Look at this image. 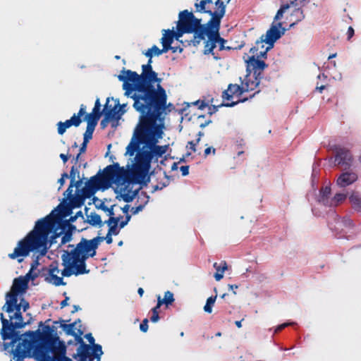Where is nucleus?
<instances>
[{
    "label": "nucleus",
    "instance_id": "nucleus-1",
    "mask_svg": "<svg viewBox=\"0 0 361 361\" xmlns=\"http://www.w3.org/2000/svg\"><path fill=\"white\" fill-rule=\"evenodd\" d=\"M111 235L107 233L106 237L97 236L91 240L82 238L75 245L69 244L68 249L63 250L61 255L63 269L60 271L59 262H52L48 267L44 280L55 286H66L63 277L88 274L90 269H87V259L96 255L99 245L104 240L107 244H111L113 242Z\"/></svg>",
    "mask_w": 361,
    "mask_h": 361
},
{
    "label": "nucleus",
    "instance_id": "nucleus-2",
    "mask_svg": "<svg viewBox=\"0 0 361 361\" xmlns=\"http://www.w3.org/2000/svg\"><path fill=\"white\" fill-rule=\"evenodd\" d=\"M162 54L156 45L152 46L145 54L149 58L147 64L142 66V73L123 68L118 76L123 82V89L125 96L133 101H167V94L165 89L161 85V79L153 71L152 58L154 55L159 56Z\"/></svg>",
    "mask_w": 361,
    "mask_h": 361
},
{
    "label": "nucleus",
    "instance_id": "nucleus-3",
    "mask_svg": "<svg viewBox=\"0 0 361 361\" xmlns=\"http://www.w3.org/2000/svg\"><path fill=\"white\" fill-rule=\"evenodd\" d=\"M167 101H133V106L140 114L138 123L134 130V135L140 142L149 149L148 150L152 159L164 154L169 146L157 145L159 140L162 137L163 123H157L161 121V115L166 109Z\"/></svg>",
    "mask_w": 361,
    "mask_h": 361
},
{
    "label": "nucleus",
    "instance_id": "nucleus-4",
    "mask_svg": "<svg viewBox=\"0 0 361 361\" xmlns=\"http://www.w3.org/2000/svg\"><path fill=\"white\" fill-rule=\"evenodd\" d=\"M45 331L26 334L28 338L21 343L24 348L12 349L11 354L15 361H24L26 357H34L37 361H72L66 356V346L49 326H45Z\"/></svg>",
    "mask_w": 361,
    "mask_h": 361
},
{
    "label": "nucleus",
    "instance_id": "nucleus-5",
    "mask_svg": "<svg viewBox=\"0 0 361 361\" xmlns=\"http://www.w3.org/2000/svg\"><path fill=\"white\" fill-rule=\"evenodd\" d=\"M56 227V221L53 216L48 215L37 220L34 228L23 239L19 240L13 252L8 254L11 259H18V262L23 260L31 252L44 256L49 249V235Z\"/></svg>",
    "mask_w": 361,
    "mask_h": 361
},
{
    "label": "nucleus",
    "instance_id": "nucleus-6",
    "mask_svg": "<svg viewBox=\"0 0 361 361\" xmlns=\"http://www.w3.org/2000/svg\"><path fill=\"white\" fill-rule=\"evenodd\" d=\"M16 305L19 306V312L21 318H13L11 319L12 315L9 316V319H7L4 317V314H0V319L2 324V327L1 329V338L4 341L11 339L10 343H4V348L6 350L9 346H14L15 343H17L14 349H17L18 346H20V349H23L24 346L21 345L23 342L24 339L28 338L29 337L26 336V334L28 333L36 332V331H28L23 334H21L19 331H17V329H22L26 326L28 322H25L23 321L21 309H23V312H25L30 307L29 302L25 300L24 298H22L20 303L16 302Z\"/></svg>",
    "mask_w": 361,
    "mask_h": 361
},
{
    "label": "nucleus",
    "instance_id": "nucleus-7",
    "mask_svg": "<svg viewBox=\"0 0 361 361\" xmlns=\"http://www.w3.org/2000/svg\"><path fill=\"white\" fill-rule=\"evenodd\" d=\"M216 10L214 11H208L211 19L208 21L209 28L205 33L207 39L204 41V54L214 55L213 50L217 46L220 51L224 50L225 44L227 42L222 38L219 34L221 20L226 13V5L222 0L215 1Z\"/></svg>",
    "mask_w": 361,
    "mask_h": 361
},
{
    "label": "nucleus",
    "instance_id": "nucleus-8",
    "mask_svg": "<svg viewBox=\"0 0 361 361\" xmlns=\"http://www.w3.org/2000/svg\"><path fill=\"white\" fill-rule=\"evenodd\" d=\"M177 25L187 30L188 34H193L190 39L180 40L183 47H197L205 39V33L209 28L208 22L206 24L201 23V19L197 18L192 12L184 10L179 13V20Z\"/></svg>",
    "mask_w": 361,
    "mask_h": 361
},
{
    "label": "nucleus",
    "instance_id": "nucleus-9",
    "mask_svg": "<svg viewBox=\"0 0 361 361\" xmlns=\"http://www.w3.org/2000/svg\"><path fill=\"white\" fill-rule=\"evenodd\" d=\"M27 288V280L18 277L14 279L11 290L6 295V303L2 310L10 314L15 311L11 319L21 318L19 312V306L16 305L18 295L23 293Z\"/></svg>",
    "mask_w": 361,
    "mask_h": 361
},
{
    "label": "nucleus",
    "instance_id": "nucleus-10",
    "mask_svg": "<svg viewBox=\"0 0 361 361\" xmlns=\"http://www.w3.org/2000/svg\"><path fill=\"white\" fill-rule=\"evenodd\" d=\"M99 176L106 189L114 183H122L127 179V171L119 166L118 163H114L105 167Z\"/></svg>",
    "mask_w": 361,
    "mask_h": 361
},
{
    "label": "nucleus",
    "instance_id": "nucleus-11",
    "mask_svg": "<svg viewBox=\"0 0 361 361\" xmlns=\"http://www.w3.org/2000/svg\"><path fill=\"white\" fill-rule=\"evenodd\" d=\"M151 154L148 150H144L138 152L136 156V163L133 168L135 174L146 175L151 166L152 161Z\"/></svg>",
    "mask_w": 361,
    "mask_h": 361
},
{
    "label": "nucleus",
    "instance_id": "nucleus-12",
    "mask_svg": "<svg viewBox=\"0 0 361 361\" xmlns=\"http://www.w3.org/2000/svg\"><path fill=\"white\" fill-rule=\"evenodd\" d=\"M99 189H106V188L102 182L99 173H98L97 175L92 176L85 183L80 192L85 200V198L91 197Z\"/></svg>",
    "mask_w": 361,
    "mask_h": 361
},
{
    "label": "nucleus",
    "instance_id": "nucleus-13",
    "mask_svg": "<svg viewBox=\"0 0 361 361\" xmlns=\"http://www.w3.org/2000/svg\"><path fill=\"white\" fill-rule=\"evenodd\" d=\"M103 354L102 346L99 344H95L92 348L90 345L83 344L80 356L77 361H93L94 358L100 360Z\"/></svg>",
    "mask_w": 361,
    "mask_h": 361
},
{
    "label": "nucleus",
    "instance_id": "nucleus-14",
    "mask_svg": "<svg viewBox=\"0 0 361 361\" xmlns=\"http://www.w3.org/2000/svg\"><path fill=\"white\" fill-rule=\"evenodd\" d=\"M336 152L335 164L344 167L345 169H349L352 164L353 156L350 152L341 146L336 145L334 148Z\"/></svg>",
    "mask_w": 361,
    "mask_h": 361
},
{
    "label": "nucleus",
    "instance_id": "nucleus-15",
    "mask_svg": "<svg viewBox=\"0 0 361 361\" xmlns=\"http://www.w3.org/2000/svg\"><path fill=\"white\" fill-rule=\"evenodd\" d=\"M245 63L247 73L251 74L253 72L254 75L259 77H261L262 72L268 66L264 61L259 60L255 55L248 56Z\"/></svg>",
    "mask_w": 361,
    "mask_h": 361
},
{
    "label": "nucleus",
    "instance_id": "nucleus-16",
    "mask_svg": "<svg viewBox=\"0 0 361 361\" xmlns=\"http://www.w3.org/2000/svg\"><path fill=\"white\" fill-rule=\"evenodd\" d=\"M281 26V23L271 25V27L267 31L266 35H264V39L267 44L274 47V42L284 34L285 30L283 28L280 30Z\"/></svg>",
    "mask_w": 361,
    "mask_h": 361
},
{
    "label": "nucleus",
    "instance_id": "nucleus-17",
    "mask_svg": "<svg viewBox=\"0 0 361 361\" xmlns=\"http://www.w3.org/2000/svg\"><path fill=\"white\" fill-rule=\"evenodd\" d=\"M130 215H126V219L123 221H121L119 224H118V220L116 219H114V217L109 218L108 220H106L104 221V224H106L109 226L108 233L109 235H117L119 232L120 229L125 227L129 221L130 220Z\"/></svg>",
    "mask_w": 361,
    "mask_h": 361
},
{
    "label": "nucleus",
    "instance_id": "nucleus-18",
    "mask_svg": "<svg viewBox=\"0 0 361 361\" xmlns=\"http://www.w3.org/2000/svg\"><path fill=\"white\" fill-rule=\"evenodd\" d=\"M109 102V98L106 99V103L104 106V114L106 116V119H109L110 121L113 120H119L121 116L125 113L124 110H121L118 109V106L120 105L118 100L116 101L114 107L108 105Z\"/></svg>",
    "mask_w": 361,
    "mask_h": 361
},
{
    "label": "nucleus",
    "instance_id": "nucleus-19",
    "mask_svg": "<svg viewBox=\"0 0 361 361\" xmlns=\"http://www.w3.org/2000/svg\"><path fill=\"white\" fill-rule=\"evenodd\" d=\"M265 41L264 39V35L256 41L255 44L250 49V53L257 56V58H267V52L269 49L273 48L269 44L265 47Z\"/></svg>",
    "mask_w": 361,
    "mask_h": 361
},
{
    "label": "nucleus",
    "instance_id": "nucleus-20",
    "mask_svg": "<svg viewBox=\"0 0 361 361\" xmlns=\"http://www.w3.org/2000/svg\"><path fill=\"white\" fill-rule=\"evenodd\" d=\"M245 92L243 85L229 84L222 93L224 100L230 101L234 95L240 96Z\"/></svg>",
    "mask_w": 361,
    "mask_h": 361
},
{
    "label": "nucleus",
    "instance_id": "nucleus-21",
    "mask_svg": "<svg viewBox=\"0 0 361 361\" xmlns=\"http://www.w3.org/2000/svg\"><path fill=\"white\" fill-rule=\"evenodd\" d=\"M357 175L355 172L346 171L342 173L337 179V185L341 188L347 187L357 180Z\"/></svg>",
    "mask_w": 361,
    "mask_h": 361
},
{
    "label": "nucleus",
    "instance_id": "nucleus-22",
    "mask_svg": "<svg viewBox=\"0 0 361 361\" xmlns=\"http://www.w3.org/2000/svg\"><path fill=\"white\" fill-rule=\"evenodd\" d=\"M260 78L261 77L254 75V80H251L250 74L249 73L246 74L243 80L240 78V80L243 86L245 92L255 90L259 85Z\"/></svg>",
    "mask_w": 361,
    "mask_h": 361
},
{
    "label": "nucleus",
    "instance_id": "nucleus-23",
    "mask_svg": "<svg viewBox=\"0 0 361 361\" xmlns=\"http://www.w3.org/2000/svg\"><path fill=\"white\" fill-rule=\"evenodd\" d=\"M73 183H70V185L68 188V189L64 192L63 195L66 196L67 199H69L71 202L76 207H80L82 205L84 202V198L82 197V195H74L73 194Z\"/></svg>",
    "mask_w": 361,
    "mask_h": 361
},
{
    "label": "nucleus",
    "instance_id": "nucleus-24",
    "mask_svg": "<svg viewBox=\"0 0 361 361\" xmlns=\"http://www.w3.org/2000/svg\"><path fill=\"white\" fill-rule=\"evenodd\" d=\"M331 193V189L329 185L322 188L319 191V202L326 207H328L331 199L330 197Z\"/></svg>",
    "mask_w": 361,
    "mask_h": 361
},
{
    "label": "nucleus",
    "instance_id": "nucleus-25",
    "mask_svg": "<svg viewBox=\"0 0 361 361\" xmlns=\"http://www.w3.org/2000/svg\"><path fill=\"white\" fill-rule=\"evenodd\" d=\"M87 222L93 226H98L101 228L103 226L104 222H102L100 215L96 212H91L90 214L86 213Z\"/></svg>",
    "mask_w": 361,
    "mask_h": 361
},
{
    "label": "nucleus",
    "instance_id": "nucleus-26",
    "mask_svg": "<svg viewBox=\"0 0 361 361\" xmlns=\"http://www.w3.org/2000/svg\"><path fill=\"white\" fill-rule=\"evenodd\" d=\"M86 112V106L84 104L80 105V110L78 113V114H74L70 119H68L69 122L71 123V126H75L78 127L82 123L81 117L84 116V114Z\"/></svg>",
    "mask_w": 361,
    "mask_h": 361
},
{
    "label": "nucleus",
    "instance_id": "nucleus-27",
    "mask_svg": "<svg viewBox=\"0 0 361 361\" xmlns=\"http://www.w3.org/2000/svg\"><path fill=\"white\" fill-rule=\"evenodd\" d=\"M140 144L145 145V142H140L138 139L133 135V138L126 147V154L133 156L135 152L139 149Z\"/></svg>",
    "mask_w": 361,
    "mask_h": 361
},
{
    "label": "nucleus",
    "instance_id": "nucleus-28",
    "mask_svg": "<svg viewBox=\"0 0 361 361\" xmlns=\"http://www.w3.org/2000/svg\"><path fill=\"white\" fill-rule=\"evenodd\" d=\"M352 207L357 212H361V196L357 192H353L349 197Z\"/></svg>",
    "mask_w": 361,
    "mask_h": 361
},
{
    "label": "nucleus",
    "instance_id": "nucleus-29",
    "mask_svg": "<svg viewBox=\"0 0 361 361\" xmlns=\"http://www.w3.org/2000/svg\"><path fill=\"white\" fill-rule=\"evenodd\" d=\"M68 322H69V320H61V327L67 335L74 336L75 333L74 327L77 325V321H75L74 322L68 324L66 323Z\"/></svg>",
    "mask_w": 361,
    "mask_h": 361
},
{
    "label": "nucleus",
    "instance_id": "nucleus-30",
    "mask_svg": "<svg viewBox=\"0 0 361 361\" xmlns=\"http://www.w3.org/2000/svg\"><path fill=\"white\" fill-rule=\"evenodd\" d=\"M100 117V114H97L92 112L85 115V121H87V126L96 127Z\"/></svg>",
    "mask_w": 361,
    "mask_h": 361
},
{
    "label": "nucleus",
    "instance_id": "nucleus-31",
    "mask_svg": "<svg viewBox=\"0 0 361 361\" xmlns=\"http://www.w3.org/2000/svg\"><path fill=\"white\" fill-rule=\"evenodd\" d=\"M83 334V331L79 328L78 329L77 333H75V335L73 336L75 338V340L80 343V346L77 349V353L73 355L74 358H77L80 356V352L82 351V345L83 344H85L81 337V336Z\"/></svg>",
    "mask_w": 361,
    "mask_h": 361
},
{
    "label": "nucleus",
    "instance_id": "nucleus-32",
    "mask_svg": "<svg viewBox=\"0 0 361 361\" xmlns=\"http://www.w3.org/2000/svg\"><path fill=\"white\" fill-rule=\"evenodd\" d=\"M347 195L343 193H336L330 200L328 207H334L338 205L346 199Z\"/></svg>",
    "mask_w": 361,
    "mask_h": 361
},
{
    "label": "nucleus",
    "instance_id": "nucleus-33",
    "mask_svg": "<svg viewBox=\"0 0 361 361\" xmlns=\"http://www.w3.org/2000/svg\"><path fill=\"white\" fill-rule=\"evenodd\" d=\"M114 207H116V204H113L110 207H108L104 204V202L102 201L100 202L99 204H96V207L99 209L104 211V212H106L109 218L114 217V215H115L114 212Z\"/></svg>",
    "mask_w": 361,
    "mask_h": 361
},
{
    "label": "nucleus",
    "instance_id": "nucleus-34",
    "mask_svg": "<svg viewBox=\"0 0 361 361\" xmlns=\"http://www.w3.org/2000/svg\"><path fill=\"white\" fill-rule=\"evenodd\" d=\"M214 267L216 269V272L214 274V278L217 281H219L223 278V273L227 269V265L226 262H224V266L221 267L220 266H218L216 262H215L214 264Z\"/></svg>",
    "mask_w": 361,
    "mask_h": 361
},
{
    "label": "nucleus",
    "instance_id": "nucleus-35",
    "mask_svg": "<svg viewBox=\"0 0 361 361\" xmlns=\"http://www.w3.org/2000/svg\"><path fill=\"white\" fill-rule=\"evenodd\" d=\"M137 191L126 190L124 189L123 193L121 195L124 202L128 203L133 200L137 195Z\"/></svg>",
    "mask_w": 361,
    "mask_h": 361
},
{
    "label": "nucleus",
    "instance_id": "nucleus-36",
    "mask_svg": "<svg viewBox=\"0 0 361 361\" xmlns=\"http://www.w3.org/2000/svg\"><path fill=\"white\" fill-rule=\"evenodd\" d=\"M174 301L173 294L171 291L168 290L164 293V298H161L162 304L166 305V307L171 305Z\"/></svg>",
    "mask_w": 361,
    "mask_h": 361
},
{
    "label": "nucleus",
    "instance_id": "nucleus-37",
    "mask_svg": "<svg viewBox=\"0 0 361 361\" xmlns=\"http://www.w3.org/2000/svg\"><path fill=\"white\" fill-rule=\"evenodd\" d=\"M73 228H75V226H69V228L63 233L61 238V244H66L71 240Z\"/></svg>",
    "mask_w": 361,
    "mask_h": 361
},
{
    "label": "nucleus",
    "instance_id": "nucleus-38",
    "mask_svg": "<svg viewBox=\"0 0 361 361\" xmlns=\"http://www.w3.org/2000/svg\"><path fill=\"white\" fill-rule=\"evenodd\" d=\"M71 127V123L68 120H66L64 122L59 121L57 123V131L59 135H63L67 128Z\"/></svg>",
    "mask_w": 361,
    "mask_h": 361
},
{
    "label": "nucleus",
    "instance_id": "nucleus-39",
    "mask_svg": "<svg viewBox=\"0 0 361 361\" xmlns=\"http://www.w3.org/2000/svg\"><path fill=\"white\" fill-rule=\"evenodd\" d=\"M216 295L214 296H211L207 298L206 304L204 307V312L207 313H212V307L216 301Z\"/></svg>",
    "mask_w": 361,
    "mask_h": 361
},
{
    "label": "nucleus",
    "instance_id": "nucleus-40",
    "mask_svg": "<svg viewBox=\"0 0 361 361\" xmlns=\"http://www.w3.org/2000/svg\"><path fill=\"white\" fill-rule=\"evenodd\" d=\"M164 34L163 35V37L161 38V42L165 43H170L172 44L173 42V36L172 34V30H164Z\"/></svg>",
    "mask_w": 361,
    "mask_h": 361
},
{
    "label": "nucleus",
    "instance_id": "nucleus-41",
    "mask_svg": "<svg viewBox=\"0 0 361 361\" xmlns=\"http://www.w3.org/2000/svg\"><path fill=\"white\" fill-rule=\"evenodd\" d=\"M94 129L95 127L87 126L86 130L83 135V140H85V142H89L92 138Z\"/></svg>",
    "mask_w": 361,
    "mask_h": 361
},
{
    "label": "nucleus",
    "instance_id": "nucleus-42",
    "mask_svg": "<svg viewBox=\"0 0 361 361\" xmlns=\"http://www.w3.org/2000/svg\"><path fill=\"white\" fill-rule=\"evenodd\" d=\"M184 33H187V30H185V29H183L181 27H178V25H177L176 32L172 30V34H173L174 39L179 41L180 42V40H182L180 38L183 37Z\"/></svg>",
    "mask_w": 361,
    "mask_h": 361
},
{
    "label": "nucleus",
    "instance_id": "nucleus-43",
    "mask_svg": "<svg viewBox=\"0 0 361 361\" xmlns=\"http://www.w3.org/2000/svg\"><path fill=\"white\" fill-rule=\"evenodd\" d=\"M195 6L196 8V12H204L209 15L208 11H212L211 10L206 9L205 1H203L202 0H201L200 3H195Z\"/></svg>",
    "mask_w": 361,
    "mask_h": 361
},
{
    "label": "nucleus",
    "instance_id": "nucleus-44",
    "mask_svg": "<svg viewBox=\"0 0 361 361\" xmlns=\"http://www.w3.org/2000/svg\"><path fill=\"white\" fill-rule=\"evenodd\" d=\"M290 7V5L288 4H283L281 6V8L278 10L276 16H275V18H274V20H279L282 18L283 16V14L284 13V12Z\"/></svg>",
    "mask_w": 361,
    "mask_h": 361
},
{
    "label": "nucleus",
    "instance_id": "nucleus-45",
    "mask_svg": "<svg viewBox=\"0 0 361 361\" xmlns=\"http://www.w3.org/2000/svg\"><path fill=\"white\" fill-rule=\"evenodd\" d=\"M38 264H39V262H38V257H37L31 264V269H30V271L26 275V277L28 279H35L37 276V275L36 274H33V276H32V270H34L37 267V266Z\"/></svg>",
    "mask_w": 361,
    "mask_h": 361
},
{
    "label": "nucleus",
    "instance_id": "nucleus-46",
    "mask_svg": "<svg viewBox=\"0 0 361 361\" xmlns=\"http://www.w3.org/2000/svg\"><path fill=\"white\" fill-rule=\"evenodd\" d=\"M292 16H295L296 17V22L300 21L305 18L303 11L301 8L295 9Z\"/></svg>",
    "mask_w": 361,
    "mask_h": 361
},
{
    "label": "nucleus",
    "instance_id": "nucleus-47",
    "mask_svg": "<svg viewBox=\"0 0 361 361\" xmlns=\"http://www.w3.org/2000/svg\"><path fill=\"white\" fill-rule=\"evenodd\" d=\"M76 174L79 177V171L78 170V169L76 167L73 166L71 167L70 174H69V178L71 179L70 183H73L75 180Z\"/></svg>",
    "mask_w": 361,
    "mask_h": 361
},
{
    "label": "nucleus",
    "instance_id": "nucleus-48",
    "mask_svg": "<svg viewBox=\"0 0 361 361\" xmlns=\"http://www.w3.org/2000/svg\"><path fill=\"white\" fill-rule=\"evenodd\" d=\"M100 109H101V104H100L99 99H97L95 101V103H94V106L92 112L97 114H100V116H102V113L101 112Z\"/></svg>",
    "mask_w": 361,
    "mask_h": 361
},
{
    "label": "nucleus",
    "instance_id": "nucleus-49",
    "mask_svg": "<svg viewBox=\"0 0 361 361\" xmlns=\"http://www.w3.org/2000/svg\"><path fill=\"white\" fill-rule=\"evenodd\" d=\"M140 329L142 332H147L148 330V319H144L140 325Z\"/></svg>",
    "mask_w": 361,
    "mask_h": 361
},
{
    "label": "nucleus",
    "instance_id": "nucleus-50",
    "mask_svg": "<svg viewBox=\"0 0 361 361\" xmlns=\"http://www.w3.org/2000/svg\"><path fill=\"white\" fill-rule=\"evenodd\" d=\"M247 100V98H245V99H239L237 102H232L231 103H228V102L225 103V104H222V106H227V107H232V106H234L235 105L238 104L240 102H245Z\"/></svg>",
    "mask_w": 361,
    "mask_h": 361
},
{
    "label": "nucleus",
    "instance_id": "nucleus-51",
    "mask_svg": "<svg viewBox=\"0 0 361 361\" xmlns=\"http://www.w3.org/2000/svg\"><path fill=\"white\" fill-rule=\"evenodd\" d=\"M192 104L198 106V108L200 109H203L207 106V104L204 100H197L193 102Z\"/></svg>",
    "mask_w": 361,
    "mask_h": 361
},
{
    "label": "nucleus",
    "instance_id": "nucleus-52",
    "mask_svg": "<svg viewBox=\"0 0 361 361\" xmlns=\"http://www.w3.org/2000/svg\"><path fill=\"white\" fill-rule=\"evenodd\" d=\"M200 137H198V138L196 140V141H195V142H194V141H190V142H188V145H190V149L192 152H196L195 146H196V145L200 142Z\"/></svg>",
    "mask_w": 361,
    "mask_h": 361
},
{
    "label": "nucleus",
    "instance_id": "nucleus-53",
    "mask_svg": "<svg viewBox=\"0 0 361 361\" xmlns=\"http://www.w3.org/2000/svg\"><path fill=\"white\" fill-rule=\"evenodd\" d=\"M163 49H161L162 54L167 52L169 50H171L172 46L170 43L162 42Z\"/></svg>",
    "mask_w": 361,
    "mask_h": 361
},
{
    "label": "nucleus",
    "instance_id": "nucleus-54",
    "mask_svg": "<svg viewBox=\"0 0 361 361\" xmlns=\"http://www.w3.org/2000/svg\"><path fill=\"white\" fill-rule=\"evenodd\" d=\"M159 319V312H152V316L150 320L152 322H157Z\"/></svg>",
    "mask_w": 361,
    "mask_h": 361
},
{
    "label": "nucleus",
    "instance_id": "nucleus-55",
    "mask_svg": "<svg viewBox=\"0 0 361 361\" xmlns=\"http://www.w3.org/2000/svg\"><path fill=\"white\" fill-rule=\"evenodd\" d=\"M162 302H161V297L158 295L157 298V305L152 309V312H159L160 307L162 305Z\"/></svg>",
    "mask_w": 361,
    "mask_h": 361
},
{
    "label": "nucleus",
    "instance_id": "nucleus-56",
    "mask_svg": "<svg viewBox=\"0 0 361 361\" xmlns=\"http://www.w3.org/2000/svg\"><path fill=\"white\" fill-rule=\"evenodd\" d=\"M342 222H343V225L345 226L346 227H352V226H353V222L349 218H344L343 219Z\"/></svg>",
    "mask_w": 361,
    "mask_h": 361
},
{
    "label": "nucleus",
    "instance_id": "nucleus-57",
    "mask_svg": "<svg viewBox=\"0 0 361 361\" xmlns=\"http://www.w3.org/2000/svg\"><path fill=\"white\" fill-rule=\"evenodd\" d=\"M63 295L65 296V299L62 300L60 304L61 308H63L68 305V301L69 300V297L66 295V292L63 293Z\"/></svg>",
    "mask_w": 361,
    "mask_h": 361
},
{
    "label": "nucleus",
    "instance_id": "nucleus-58",
    "mask_svg": "<svg viewBox=\"0 0 361 361\" xmlns=\"http://www.w3.org/2000/svg\"><path fill=\"white\" fill-rule=\"evenodd\" d=\"M144 208V205L140 204L137 207H132L131 212L133 214H137L139 212L142 211Z\"/></svg>",
    "mask_w": 361,
    "mask_h": 361
},
{
    "label": "nucleus",
    "instance_id": "nucleus-59",
    "mask_svg": "<svg viewBox=\"0 0 361 361\" xmlns=\"http://www.w3.org/2000/svg\"><path fill=\"white\" fill-rule=\"evenodd\" d=\"M180 170L183 176H187L189 173V166H180Z\"/></svg>",
    "mask_w": 361,
    "mask_h": 361
},
{
    "label": "nucleus",
    "instance_id": "nucleus-60",
    "mask_svg": "<svg viewBox=\"0 0 361 361\" xmlns=\"http://www.w3.org/2000/svg\"><path fill=\"white\" fill-rule=\"evenodd\" d=\"M212 151L213 154H215L216 149L212 147H209L204 149V156L207 157Z\"/></svg>",
    "mask_w": 361,
    "mask_h": 361
},
{
    "label": "nucleus",
    "instance_id": "nucleus-61",
    "mask_svg": "<svg viewBox=\"0 0 361 361\" xmlns=\"http://www.w3.org/2000/svg\"><path fill=\"white\" fill-rule=\"evenodd\" d=\"M85 338L87 339V341H89L90 345H92V346L94 345H95V343H94V338L92 336V334L90 333V334H86L85 335Z\"/></svg>",
    "mask_w": 361,
    "mask_h": 361
},
{
    "label": "nucleus",
    "instance_id": "nucleus-62",
    "mask_svg": "<svg viewBox=\"0 0 361 361\" xmlns=\"http://www.w3.org/2000/svg\"><path fill=\"white\" fill-rule=\"evenodd\" d=\"M88 142H85V140H83V142L80 147V154L85 152Z\"/></svg>",
    "mask_w": 361,
    "mask_h": 361
},
{
    "label": "nucleus",
    "instance_id": "nucleus-63",
    "mask_svg": "<svg viewBox=\"0 0 361 361\" xmlns=\"http://www.w3.org/2000/svg\"><path fill=\"white\" fill-rule=\"evenodd\" d=\"M354 29L350 26L348 29V31H347V35H348V39H350L352 38V37L354 35Z\"/></svg>",
    "mask_w": 361,
    "mask_h": 361
},
{
    "label": "nucleus",
    "instance_id": "nucleus-64",
    "mask_svg": "<svg viewBox=\"0 0 361 361\" xmlns=\"http://www.w3.org/2000/svg\"><path fill=\"white\" fill-rule=\"evenodd\" d=\"M82 184V180L79 179L78 180H74L73 182V187H75L77 189H78Z\"/></svg>",
    "mask_w": 361,
    "mask_h": 361
}]
</instances>
